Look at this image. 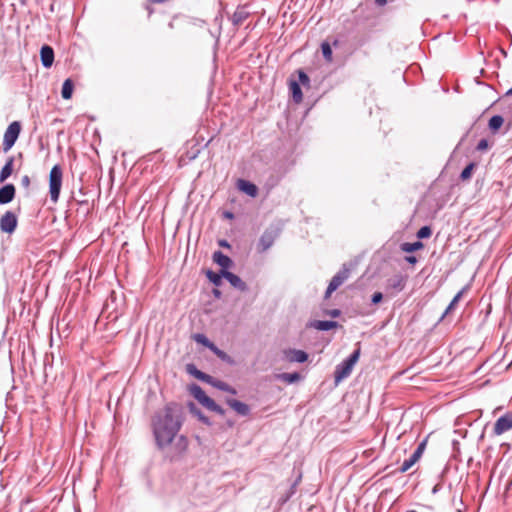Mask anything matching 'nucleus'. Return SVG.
Segmentation results:
<instances>
[{"instance_id": "obj_30", "label": "nucleus", "mask_w": 512, "mask_h": 512, "mask_svg": "<svg viewBox=\"0 0 512 512\" xmlns=\"http://www.w3.org/2000/svg\"><path fill=\"white\" fill-rule=\"evenodd\" d=\"M357 348L354 350V352L348 357L346 358L344 361H346L348 364H350L351 366L354 367V365L356 364V362L358 361L359 357H360V343H357Z\"/></svg>"}, {"instance_id": "obj_31", "label": "nucleus", "mask_w": 512, "mask_h": 512, "mask_svg": "<svg viewBox=\"0 0 512 512\" xmlns=\"http://www.w3.org/2000/svg\"><path fill=\"white\" fill-rule=\"evenodd\" d=\"M193 338H194V340H195L197 343H199V344H201V345H203V346L207 347L208 349H209V348L212 346V344H213V342H211V341H210V340H209V339H208L204 334H201V333H197V334H195Z\"/></svg>"}, {"instance_id": "obj_32", "label": "nucleus", "mask_w": 512, "mask_h": 512, "mask_svg": "<svg viewBox=\"0 0 512 512\" xmlns=\"http://www.w3.org/2000/svg\"><path fill=\"white\" fill-rule=\"evenodd\" d=\"M209 350H211L218 358H220L223 361H227L230 358L226 352L219 349L214 343L209 348Z\"/></svg>"}, {"instance_id": "obj_40", "label": "nucleus", "mask_w": 512, "mask_h": 512, "mask_svg": "<svg viewBox=\"0 0 512 512\" xmlns=\"http://www.w3.org/2000/svg\"><path fill=\"white\" fill-rule=\"evenodd\" d=\"M383 300V294L381 292H375L371 297L372 304H379Z\"/></svg>"}, {"instance_id": "obj_23", "label": "nucleus", "mask_w": 512, "mask_h": 512, "mask_svg": "<svg viewBox=\"0 0 512 512\" xmlns=\"http://www.w3.org/2000/svg\"><path fill=\"white\" fill-rule=\"evenodd\" d=\"M275 378L278 379V380H282L288 384H292V383H295L297 381L300 380L301 376L298 372H294V373H280V374H276L275 375Z\"/></svg>"}, {"instance_id": "obj_5", "label": "nucleus", "mask_w": 512, "mask_h": 512, "mask_svg": "<svg viewBox=\"0 0 512 512\" xmlns=\"http://www.w3.org/2000/svg\"><path fill=\"white\" fill-rule=\"evenodd\" d=\"M426 444H427V439H424L423 441H421L418 444L416 450L412 453V455L408 459L404 460L402 465L399 467L398 471L400 473H405L419 461V459L421 458V456L426 448Z\"/></svg>"}, {"instance_id": "obj_45", "label": "nucleus", "mask_w": 512, "mask_h": 512, "mask_svg": "<svg viewBox=\"0 0 512 512\" xmlns=\"http://www.w3.org/2000/svg\"><path fill=\"white\" fill-rule=\"evenodd\" d=\"M21 184L23 187L28 188L30 186V178L28 175H25L21 179Z\"/></svg>"}, {"instance_id": "obj_29", "label": "nucleus", "mask_w": 512, "mask_h": 512, "mask_svg": "<svg viewBox=\"0 0 512 512\" xmlns=\"http://www.w3.org/2000/svg\"><path fill=\"white\" fill-rule=\"evenodd\" d=\"M357 348L354 350V352L348 357L346 358L344 361H346L348 364H350L351 366L354 367V365L356 364V362L358 361L359 357H360V343H357Z\"/></svg>"}, {"instance_id": "obj_43", "label": "nucleus", "mask_w": 512, "mask_h": 512, "mask_svg": "<svg viewBox=\"0 0 512 512\" xmlns=\"http://www.w3.org/2000/svg\"><path fill=\"white\" fill-rule=\"evenodd\" d=\"M212 412H215L216 414H218L220 416H224L226 413V411L218 404L215 406V408L212 410Z\"/></svg>"}, {"instance_id": "obj_14", "label": "nucleus", "mask_w": 512, "mask_h": 512, "mask_svg": "<svg viewBox=\"0 0 512 512\" xmlns=\"http://www.w3.org/2000/svg\"><path fill=\"white\" fill-rule=\"evenodd\" d=\"M40 57H41L42 65L44 67H46V68L51 67L52 64H53V61H54V51H53V49L50 46H48V45H44L41 48Z\"/></svg>"}, {"instance_id": "obj_25", "label": "nucleus", "mask_w": 512, "mask_h": 512, "mask_svg": "<svg viewBox=\"0 0 512 512\" xmlns=\"http://www.w3.org/2000/svg\"><path fill=\"white\" fill-rule=\"evenodd\" d=\"M206 276L209 281L212 282L216 287H219L222 284V278H224L222 275V270H220L219 273H216L212 270H207Z\"/></svg>"}, {"instance_id": "obj_15", "label": "nucleus", "mask_w": 512, "mask_h": 512, "mask_svg": "<svg viewBox=\"0 0 512 512\" xmlns=\"http://www.w3.org/2000/svg\"><path fill=\"white\" fill-rule=\"evenodd\" d=\"M15 196V187L13 184H7L0 188V204H7L13 200Z\"/></svg>"}, {"instance_id": "obj_2", "label": "nucleus", "mask_w": 512, "mask_h": 512, "mask_svg": "<svg viewBox=\"0 0 512 512\" xmlns=\"http://www.w3.org/2000/svg\"><path fill=\"white\" fill-rule=\"evenodd\" d=\"M357 262L350 261L344 263L342 268L331 279L326 292L325 298H329L331 294L337 290L350 276L351 271L356 267Z\"/></svg>"}, {"instance_id": "obj_20", "label": "nucleus", "mask_w": 512, "mask_h": 512, "mask_svg": "<svg viewBox=\"0 0 512 512\" xmlns=\"http://www.w3.org/2000/svg\"><path fill=\"white\" fill-rule=\"evenodd\" d=\"M288 359L290 362L303 363L307 361L308 354L303 350L292 349L288 353Z\"/></svg>"}, {"instance_id": "obj_42", "label": "nucleus", "mask_w": 512, "mask_h": 512, "mask_svg": "<svg viewBox=\"0 0 512 512\" xmlns=\"http://www.w3.org/2000/svg\"><path fill=\"white\" fill-rule=\"evenodd\" d=\"M326 315H329L332 318H337L341 315V311L339 309H331L326 311Z\"/></svg>"}, {"instance_id": "obj_13", "label": "nucleus", "mask_w": 512, "mask_h": 512, "mask_svg": "<svg viewBox=\"0 0 512 512\" xmlns=\"http://www.w3.org/2000/svg\"><path fill=\"white\" fill-rule=\"evenodd\" d=\"M308 326L315 328L319 331H328L340 327L338 322L329 320H314L311 321Z\"/></svg>"}, {"instance_id": "obj_10", "label": "nucleus", "mask_w": 512, "mask_h": 512, "mask_svg": "<svg viewBox=\"0 0 512 512\" xmlns=\"http://www.w3.org/2000/svg\"><path fill=\"white\" fill-rule=\"evenodd\" d=\"M222 275L234 288L242 292L248 290L247 284L238 275L228 270H222Z\"/></svg>"}, {"instance_id": "obj_18", "label": "nucleus", "mask_w": 512, "mask_h": 512, "mask_svg": "<svg viewBox=\"0 0 512 512\" xmlns=\"http://www.w3.org/2000/svg\"><path fill=\"white\" fill-rule=\"evenodd\" d=\"M469 290V285L464 286L452 299L450 304L447 306L445 311L443 312L440 320H443L447 315L451 313V311L455 308V306L458 304L460 299L462 298L463 294Z\"/></svg>"}, {"instance_id": "obj_54", "label": "nucleus", "mask_w": 512, "mask_h": 512, "mask_svg": "<svg viewBox=\"0 0 512 512\" xmlns=\"http://www.w3.org/2000/svg\"><path fill=\"white\" fill-rule=\"evenodd\" d=\"M219 244L221 246H224V247H228L229 246L228 243L225 240L220 241Z\"/></svg>"}, {"instance_id": "obj_8", "label": "nucleus", "mask_w": 512, "mask_h": 512, "mask_svg": "<svg viewBox=\"0 0 512 512\" xmlns=\"http://www.w3.org/2000/svg\"><path fill=\"white\" fill-rule=\"evenodd\" d=\"M16 226H17V218L13 212L7 211L0 218V229L2 232L12 233L16 229Z\"/></svg>"}, {"instance_id": "obj_12", "label": "nucleus", "mask_w": 512, "mask_h": 512, "mask_svg": "<svg viewBox=\"0 0 512 512\" xmlns=\"http://www.w3.org/2000/svg\"><path fill=\"white\" fill-rule=\"evenodd\" d=\"M226 404L241 416H248L250 414V407L244 402L228 398L226 399Z\"/></svg>"}, {"instance_id": "obj_53", "label": "nucleus", "mask_w": 512, "mask_h": 512, "mask_svg": "<svg viewBox=\"0 0 512 512\" xmlns=\"http://www.w3.org/2000/svg\"><path fill=\"white\" fill-rule=\"evenodd\" d=\"M225 217L229 218V219H232L233 218V214L231 212H225Z\"/></svg>"}, {"instance_id": "obj_19", "label": "nucleus", "mask_w": 512, "mask_h": 512, "mask_svg": "<svg viewBox=\"0 0 512 512\" xmlns=\"http://www.w3.org/2000/svg\"><path fill=\"white\" fill-rule=\"evenodd\" d=\"M211 386H213L214 388L218 389V390H221V391H224V392H228L232 395H235L237 394V391L235 388H233L232 386H230L228 383L222 381V380H219V379H216L214 377H212V380L209 381V383Z\"/></svg>"}, {"instance_id": "obj_4", "label": "nucleus", "mask_w": 512, "mask_h": 512, "mask_svg": "<svg viewBox=\"0 0 512 512\" xmlns=\"http://www.w3.org/2000/svg\"><path fill=\"white\" fill-rule=\"evenodd\" d=\"M21 131V124L18 121L12 122L6 129L3 137V150L8 152L17 141Z\"/></svg>"}, {"instance_id": "obj_35", "label": "nucleus", "mask_w": 512, "mask_h": 512, "mask_svg": "<svg viewBox=\"0 0 512 512\" xmlns=\"http://www.w3.org/2000/svg\"><path fill=\"white\" fill-rule=\"evenodd\" d=\"M475 167V164L474 163H470L469 165H467L463 171L461 172V175H460V178L465 181V180H468L471 175H472V172H473V169Z\"/></svg>"}, {"instance_id": "obj_22", "label": "nucleus", "mask_w": 512, "mask_h": 512, "mask_svg": "<svg viewBox=\"0 0 512 512\" xmlns=\"http://www.w3.org/2000/svg\"><path fill=\"white\" fill-rule=\"evenodd\" d=\"M13 162H14V158L10 157L7 160L6 164L3 166V168L1 169V172H0V182L1 183L6 181V179L11 176V174L13 172Z\"/></svg>"}, {"instance_id": "obj_6", "label": "nucleus", "mask_w": 512, "mask_h": 512, "mask_svg": "<svg viewBox=\"0 0 512 512\" xmlns=\"http://www.w3.org/2000/svg\"><path fill=\"white\" fill-rule=\"evenodd\" d=\"M512 429V412H507L499 417L493 428L494 435H502L503 433Z\"/></svg>"}, {"instance_id": "obj_57", "label": "nucleus", "mask_w": 512, "mask_h": 512, "mask_svg": "<svg viewBox=\"0 0 512 512\" xmlns=\"http://www.w3.org/2000/svg\"><path fill=\"white\" fill-rule=\"evenodd\" d=\"M506 95L507 96L512 95V87L507 91Z\"/></svg>"}, {"instance_id": "obj_47", "label": "nucleus", "mask_w": 512, "mask_h": 512, "mask_svg": "<svg viewBox=\"0 0 512 512\" xmlns=\"http://www.w3.org/2000/svg\"><path fill=\"white\" fill-rule=\"evenodd\" d=\"M119 316V313L115 310L109 313V317H111L113 320H116Z\"/></svg>"}, {"instance_id": "obj_34", "label": "nucleus", "mask_w": 512, "mask_h": 512, "mask_svg": "<svg viewBox=\"0 0 512 512\" xmlns=\"http://www.w3.org/2000/svg\"><path fill=\"white\" fill-rule=\"evenodd\" d=\"M218 265L221 266V270H228L232 266V258H213Z\"/></svg>"}, {"instance_id": "obj_9", "label": "nucleus", "mask_w": 512, "mask_h": 512, "mask_svg": "<svg viewBox=\"0 0 512 512\" xmlns=\"http://www.w3.org/2000/svg\"><path fill=\"white\" fill-rule=\"evenodd\" d=\"M277 237V231L275 229H267L261 236L258 244V250L260 253L265 252L270 248Z\"/></svg>"}, {"instance_id": "obj_7", "label": "nucleus", "mask_w": 512, "mask_h": 512, "mask_svg": "<svg viewBox=\"0 0 512 512\" xmlns=\"http://www.w3.org/2000/svg\"><path fill=\"white\" fill-rule=\"evenodd\" d=\"M408 275L396 274L386 282V290L393 293L401 292L407 283Z\"/></svg>"}, {"instance_id": "obj_48", "label": "nucleus", "mask_w": 512, "mask_h": 512, "mask_svg": "<svg viewBox=\"0 0 512 512\" xmlns=\"http://www.w3.org/2000/svg\"><path fill=\"white\" fill-rule=\"evenodd\" d=\"M179 442L183 444V448L185 449L187 446L186 438L184 436H181Z\"/></svg>"}, {"instance_id": "obj_21", "label": "nucleus", "mask_w": 512, "mask_h": 512, "mask_svg": "<svg viewBox=\"0 0 512 512\" xmlns=\"http://www.w3.org/2000/svg\"><path fill=\"white\" fill-rule=\"evenodd\" d=\"M190 392L200 404H203V402H205V400L209 397L206 395L205 391L197 384L191 385Z\"/></svg>"}, {"instance_id": "obj_1", "label": "nucleus", "mask_w": 512, "mask_h": 512, "mask_svg": "<svg viewBox=\"0 0 512 512\" xmlns=\"http://www.w3.org/2000/svg\"><path fill=\"white\" fill-rule=\"evenodd\" d=\"M182 426V411L176 403H168L152 418L156 445L164 449L170 445Z\"/></svg>"}, {"instance_id": "obj_41", "label": "nucleus", "mask_w": 512, "mask_h": 512, "mask_svg": "<svg viewBox=\"0 0 512 512\" xmlns=\"http://www.w3.org/2000/svg\"><path fill=\"white\" fill-rule=\"evenodd\" d=\"M488 148V141L486 139H481L477 144L478 151H484Z\"/></svg>"}, {"instance_id": "obj_44", "label": "nucleus", "mask_w": 512, "mask_h": 512, "mask_svg": "<svg viewBox=\"0 0 512 512\" xmlns=\"http://www.w3.org/2000/svg\"><path fill=\"white\" fill-rule=\"evenodd\" d=\"M299 80L301 81L302 84H306L309 82L308 76L303 71L299 72Z\"/></svg>"}, {"instance_id": "obj_27", "label": "nucleus", "mask_w": 512, "mask_h": 512, "mask_svg": "<svg viewBox=\"0 0 512 512\" xmlns=\"http://www.w3.org/2000/svg\"><path fill=\"white\" fill-rule=\"evenodd\" d=\"M399 247L402 252L411 253L422 248L423 244L420 241H415L413 243H402Z\"/></svg>"}, {"instance_id": "obj_49", "label": "nucleus", "mask_w": 512, "mask_h": 512, "mask_svg": "<svg viewBox=\"0 0 512 512\" xmlns=\"http://www.w3.org/2000/svg\"><path fill=\"white\" fill-rule=\"evenodd\" d=\"M411 265H414L417 263L418 258H405Z\"/></svg>"}, {"instance_id": "obj_50", "label": "nucleus", "mask_w": 512, "mask_h": 512, "mask_svg": "<svg viewBox=\"0 0 512 512\" xmlns=\"http://www.w3.org/2000/svg\"><path fill=\"white\" fill-rule=\"evenodd\" d=\"M441 489V485L440 484H436L433 489H432V493L433 494H436L439 490Z\"/></svg>"}, {"instance_id": "obj_37", "label": "nucleus", "mask_w": 512, "mask_h": 512, "mask_svg": "<svg viewBox=\"0 0 512 512\" xmlns=\"http://www.w3.org/2000/svg\"><path fill=\"white\" fill-rule=\"evenodd\" d=\"M431 233H432V231H431L430 227L423 226L417 232V237L418 238H427V237H429L431 235Z\"/></svg>"}, {"instance_id": "obj_36", "label": "nucleus", "mask_w": 512, "mask_h": 512, "mask_svg": "<svg viewBox=\"0 0 512 512\" xmlns=\"http://www.w3.org/2000/svg\"><path fill=\"white\" fill-rule=\"evenodd\" d=\"M191 411L198 417V419L206 425H210V421L208 417H206L199 409L195 408L193 404H191Z\"/></svg>"}, {"instance_id": "obj_17", "label": "nucleus", "mask_w": 512, "mask_h": 512, "mask_svg": "<svg viewBox=\"0 0 512 512\" xmlns=\"http://www.w3.org/2000/svg\"><path fill=\"white\" fill-rule=\"evenodd\" d=\"M237 186L240 191L246 193L247 195H249L251 197L257 196L258 188L256 187L255 184H253L247 180L240 179L238 181Z\"/></svg>"}, {"instance_id": "obj_56", "label": "nucleus", "mask_w": 512, "mask_h": 512, "mask_svg": "<svg viewBox=\"0 0 512 512\" xmlns=\"http://www.w3.org/2000/svg\"><path fill=\"white\" fill-rule=\"evenodd\" d=\"M110 305H111V303H110V302H106L104 309H105V310H108V309L110 308Z\"/></svg>"}, {"instance_id": "obj_55", "label": "nucleus", "mask_w": 512, "mask_h": 512, "mask_svg": "<svg viewBox=\"0 0 512 512\" xmlns=\"http://www.w3.org/2000/svg\"><path fill=\"white\" fill-rule=\"evenodd\" d=\"M110 300H111V303L114 302V300H115V292L111 293Z\"/></svg>"}, {"instance_id": "obj_33", "label": "nucleus", "mask_w": 512, "mask_h": 512, "mask_svg": "<svg viewBox=\"0 0 512 512\" xmlns=\"http://www.w3.org/2000/svg\"><path fill=\"white\" fill-rule=\"evenodd\" d=\"M321 50H322V54H323L324 58L327 61H331L332 60V49H331L330 44L327 42H323L321 44Z\"/></svg>"}, {"instance_id": "obj_11", "label": "nucleus", "mask_w": 512, "mask_h": 512, "mask_svg": "<svg viewBox=\"0 0 512 512\" xmlns=\"http://www.w3.org/2000/svg\"><path fill=\"white\" fill-rule=\"evenodd\" d=\"M352 369H353V366H351L344 360L341 363H339L336 366L335 372H334L335 383L338 384L343 379L347 378L351 374Z\"/></svg>"}, {"instance_id": "obj_38", "label": "nucleus", "mask_w": 512, "mask_h": 512, "mask_svg": "<svg viewBox=\"0 0 512 512\" xmlns=\"http://www.w3.org/2000/svg\"><path fill=\"white\" fill-rule=\"evenodd\" d=\"M204 407H206L208 410L212 411L217 403L210 397H208L205 402L202 404Z\"/></svg>"}, {"instance_id": "obj_28", "label": "nucleus", "mask_w": 512, "mask_h": 512, "mask_svg": "<svg viewBox=\"0 0 512 512\" xmlns=\"http://www.w3.org/2000/svg\"><path fill=\"white\" fill-rule=\"evenodd\" d=\"M504 123V119L500 115H495L489 120V128L492 131H497Z\"/></svg>"}, {"instance_id": "obj_16", "label": "nucleus", "mask_w": 512, "mask_h": 512, "mask_svg": "<svg viewBox=\"0 0 512 512\" xmlns=\"http://www.w3.org/2000/svg\"><path fill=\"white\" fill-rule=\"evenodd\" d=\"M186 371L194 376L196 379L200 380V381H203L205 383H209V381L212 380V376L209 375V374H206L202 371H200L199 369H197V367L194 365V364H187L186 365Z\"/></svg>"}, {"instance_id": "obj_52", "label": "nucleus", "mask_w": 512, "mask_h": 512, "mask_svg": "<svg viewBox=\"0 0 512 512\" xmlns=\"http://www.w3.org/2000/svg\"><path fill=\"white\" fill-rule=\"evenodd\" d=\"M212 256L218 257V256H224L221 251H215Z\"/></svg>"}, {"instance_id": "obj_39", "label": "nucleus", "mask_w": 512, "mask_h": 512, "mask_svg": "<svg viewBox=\"0 0 512 512\" xmlns=\"http://www.w3.org/2000/svg\"><path fill=\"white\" fill-rule=\"evenodd\" d=\"M204 407H206L208 410L212 411L217 403L210 397H208L205 402L202 404Z\"/></svg>"}, {"instance_id": "obj_51", "label": "nucleus", "mask_w": 512, "mask_h": 512, "mask_svg": "<svg viewBox=\"0 0 512 512\" xmlns=\"http://www.w3.org/2000/svg\"><path fill=\"white\" fill-rule=\"evenodd\" d=\"M375 3L379 6H384L387 3V0H375Z\"/></svg>"}, {"instance_id": "obj_26", "label": "nucleus", "mask_w": 512, "mask_h": 512, "mask_svg": "<svg viewBox=\"0 0 512 512\" xmlns=\"http://www.w3.org/2000/svg\"><path fill=\"white\" fill-rule=\"evenodd\" d=\"M290 91L292 93L293 100L296 103H300L302 101V91L300 85L296 81H291Z\"/></svg>"}, {"instance_id": "obj_3", "label": "nucleus", "mask_w": 512, "mask_h": 512, "mask_svg": "<svg viewBox=\"0 0 512 512\" xmlns=\"http://www.w3.org/2000/svg\"><path fill=\"white\" fill-rule=\"evenodd\" d=\"M62 185V170L60 166L55 165L49 175V193L52 202L56 203L59 199Z\"/></svg>"}, {"instance_id": "obj_46", "label": "nucleus", "mask_w": 512, "mask_h": 512, "mask_svg": "<svg viewBox=\"0 0 512 512\" xmlns=\"http://www.w3.org/2000/svg\"><path fill=\"white\" fill-rule=\"evenodd\" d=\"M212 294L217 299H220L222 297V292L219 289H217V288H214L212 290Z\"/></svg>"}, {"instance_id": "obj_24", "label": "nucleus", "mask_w": 512, "mask_h": 512, "mask_svg": "<svg viewBox=\"0 0 512 512\" xmlns=\"http://www.w3.org/2000/svg\"><path fill=\"white\" fill-rule=\"evenodd\" d=\"M74 84L71 79H66L62 85L61 95L64 99L68 100L72 97Z\"/></svg>"}]
</instances>
